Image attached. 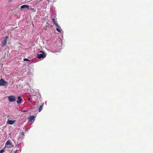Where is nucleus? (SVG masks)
Segmentation results:
<instances>
[{
  "mask_svg": "<svg viewBox=\"0 0 153 153\" xmlns=\"http://www.w3.org/2000/svg\"><path fill=\"white\" fill-rule=\"evenodd\" d=\"M24 134V132H21L20 133V135H22L23 136Z\"/></svg>",
  "mask_w": 153,
  "mask_h": 153,
  "instance_id": "14",
  "label": "nucleus"
},
{
  "mask_svg": "<svg viewBox=\"0 0 153 153\" xmlns=\"http://www.w3.org/2000/svg\"><path fill=\"white\" fill-rule=\"evenodd\" d=\"M23 60L24 61H28L29 60L28 59H27V58L24 59Z\"/></svg>",
  "mask_w": 153,
  "mask_h": 153,
  "instance_id": "13",
  "label": "nucleus"
},
{
  "mask_svg": "<svg viewBox=\"0 0 153 153\" xmlns=\"http://www.w3.org/2000/svg\"><path fill=\"white\" fill-rule=\"evenodd\" d=\"M29 6L28 5H24L22 6H21L20 8L21 9H24L25 8H29Z\"/></svg>",
  "mask_w": 153,
  "mask_h": 153,
  "instance_id": "9",
  "label": "nucleus"
},
{
  "mask_svg": "<svg viewBox=\"0 0 153 153\" xmlns=\"http://www.w3.org/2000/svg\"><path fill=\"white\" fill-rule=\"evenodd\" d=\"M35 117L34 116H30L28 118V120L29 121H30L31 122H32V121H33V122L35 120Z\"/></svg>",
  "mask_w": 153,
  "mask_h": 153,
  "instance_id": "7",
  "label": "nucleus"
},
{
  "mask_svg": "<svg viewBox=\"0 0 153 153\" xmlns=\"http://www.w3.org/2000/svg\"><path fill=\"white\" fill-rule=\"evenodd\" d=\"M8 82L4 81L2 79H1L0 80V85L1 86H6L8 85Z\"/></svg>",
  "mask_w": 153,
  "mask_h": 153,
  "instance_id": "3",
  "label": "nucleus"
},
{
  "mask_svg": "<svg viewBox=\"0 0 153 153\" xmlns=\"http://www.w3.org/2000/svg\"><path fill=\"white\" fill-rule=\"evenodd\" d=\"M53 22V24H55L57 27L59 28V26L58 25V24L57 22V21L54 18H52V19Z\"/></svg>",
  "mask_w": 153,
  "mask_h": 153,
  "instance_id": "8",
  "label": "nucleus"
},
{
  "mask_svg": "<svg viewBox=\"0 0 153 153\" xmlns=\"http://www.w3.org/2000/svg\"><path fill=\"white\" fill-rule=\"evenodd\" d=\"M16 152H17V150H16V151H15V153H16Z\"/></svg>",
  "mask_w": 153,
  "mask_h": 153,
  "instance_id": "16",
  "label": "nucleus"
},
{
  "mask_svg": "<svg viewBox=\"0 0 153 153\" xmlns=\"http://www.w3.org/2000/svg\"><path fill=\"white\" fill-rule=\"evenodd\" d=\"M18 100L17 101V103L18 104L21 103L22 102V99H21V98L20 97H18Z\"/></svg>",
  "mask_w": 153,
  "mask_h": 153,
  "instance_id": "11",
  "label": "nucleus"
},
{
  "mask_svg": "<svg viewBox=\"0 0 153 153\" xmlns=\"http://www.w3.org/2000/svg\"><path fill=\"white\" fill-rule=\"evenodd\" d=\"M46 56V54L45 53L40 51L37 54V57L39 59H43Z\"/></svg>",
  "mask_w": 153,
  "mask_h": 153,
  "instance_id": "1",
  "label": "nucleus"
},
{
  "mask_svg": "<svg viewBox=\"0 0 153 153\" xmlns=\"http://www.w3.org/2000/svg\"><path fill=\"white\" fill-rule=\"evenodd\" d=\"M13 146V145L11 141L8 140L5 143V147L7 148H11Z\"/></svg>",
  "mask_w": 153,
  "mask_h": 153,
  "instance_id": "2",
  "label": "nucleus"
},
{
  "mask_svg": "<svg viewBox=\"0 0 153 153\" xmlns=\"http://www.w3.org/2000/svg\"><path fill=\"white\" fill-rule=\"evenodd\" d=\"M44 104V103H43L40 106L39 108V112H40L42 109Z\"/></svg>",
  "mask_w": 153,
  "mask_h": 153,
  "instance_id": "10",
  "label": "nucleus"
},
{
  "mask_svg": "<svg viewBox=\"0 0 153 153\" xmlns=\"http://www.w3.org/2000/svg\"><path fill=\"white\" fill-rule=\"evenodd\" d=\"M4 150H1L0 151V153H2L4 152Z\"/></svg>",
  "mask_w": 153,
  "mask_h": 153,
  "instance_id": "15",
  "label": "nucleus"
},
{
  "mask_svg": "<svg viewBox=\"0 0 153 153\" xmlns=\"http://www.w3.org/2000/svg\"><path fill=\"white\" fill-rule=\"evenodd\" d=\"M56 30L59 32H61V30H62L61 28L60 27H59V28L57 27L56 28Z\"/></svg>",
  "mask_w": 153,
  "mask_h": 153,
  "instance_id": "12",
  "label": "nucleus"
},
{
  "mask_svg": "<svg viewBox=\"0 0 153 153\" xmlns=\"http://www.w3.org/2000/svg\"><path fill=\"white\" fill-rule=\"evenodd\" d=\"M8 99L10 102H14L16 100V97L13 96L9 97H8Z\"/></svg>",
  "mask_w": 153,
  "mask_h": 153,
  "instance_id": "4",
  "label": "nucleus"
},
{
  "mask_svg": "<svg viewBox=\"0 0 153 153\" xmlns=\"http://www.w3.org/2000/svg\"><path fill=\"white\" fill-rule=\"evenodd\" d=\"M8 38V36H7L5 37V38L4 39L2 43V46H4L5 45H6V44H7V40Z\"/></svg>",
  "mask_w": 153,
  "mask_h": 153,
  "instance_id": "5",
  "label": "nucleus"
},
{
  "mask_svg": "<svg viewBox=\"0 0 153 153\" xmlns=\"http://www.w3.org/2000/svg\"><path fill=\"white\" fill-rule=\"evenodd\" d=\"M16 121V120H9L7 121V124H9V125H12Z\"/></svg>",
  "mask_w": 153,
  "mask_h": 153,
  "instance_id": "6",
  "label": "nucleus"
}]
</instances>
